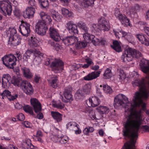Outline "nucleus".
<instances>
[{
  "label": "nucleus",
  "instance_id": "nucleus-1",
  "mask_svg": "<svg viewBox=\"0 0 149 149\" xmlns=\"http://www.w3.org/2000/svg\"><path fill=\"white\" fill-rule=\"evenodd\" d=\"M144 79L136 80H135L132 84L134 86H138L139 88V92H137L135 94L134 98L133 99V102L131 104V107L130 109L127 108L128 110L131 111L130 115L126 117V120L124 124L126 122L127 118L130 116L132 119L139 120L140 118V120L142 124V118L141 116V111H133V109L135 107H140L141 104L143 110L146 109V104L143 102L142 99L144 100L147 99L149 96V87L145 83Z\"/></svg>",
  "mask_w": 149,
  "mask_h": 149
},
{
  "label": "nucleus",
  "instance_id": "nucleus-2",
  "mask_svg": "<svg viewBox=\"0 0 149 149\" xmlns=\"http://www.w3.org/2000/svg\"><path fill=\"white\" fill-rule=\"evenodd\" d=\"M140 118L139 120L132 119L130 116L124 124L125 130L123 135L127 136L130 140L125 143L122 149H135V144L138 138V132L141 126Z\"/></svg>",
  "mask_w": 149,
  "mask_h": 149
},
{
  "label": "nucleus",
  "instance_id": "nucleus-3",
  "mask_svg": "<svg viewBox=\"0 0 149 149\" xmlns=\"http://www.w3.org/2000/svg\"><path fill=\"white\" fill-rule=\"evenodd\" d=\"M142 56L141 53L138 50L129 48L125 51L121 58L123 62L127 63L132 61L134 57L138 58Z\"/></svg>",
  "mask_w": 149,
  "mask_h": 149
},
{
  "label": "nucleus",
  "instance_id": "nucleus-4",
  "mask_svg": "<svg viewBox=\"0 0 149 149\" xmlns=\"http://www.w3.org/2000/svg\"><path fill=\"white\" fill-rule=\"evenodd\" d=\"M10 32L8 43L13 47H16L21 44V38L17 33L14 28L9 29Z\"/></svg>",
  "mask_w": 149,
  "mask_h": 149
},
{
  "label": "nucleus",
  "instance_id": "nucleus-5",
  "mask_svg": "<svg viewBox=\"0 0 149 149\" xmlns=\"http://www.w3.org/2000/svg\"><path fill=\"white\" fill-rule=\"evenodd\" d=\"M3 64L8 68L13 69L15 65V61H17L16 57L13 54L6 55L2 58Z\"/></svg>",
  "mask_w": 149,
  "mask_h": 149
},
{
  "label": "nucleus",
  "instance_id": "nucleus-6",
  "mask_svg": "<svg viewBox=\"0 0 149 149\" xmlns=\"http://www.w3.org/2000/svg\"><path fill=\"white\" fill-rule=\"evenodd\" d=\"M114 106L116 108H121L127 104H129V102L127 98L123 94H119L115 97Z\"/></svg>",
  "mask_w": 149,
  "mask_h": 149
},
{
  "label": "nucleus",
  "instance_id": "nucleus-7",
  "mask_svg": "<svg viewBox=\"0 0 149 149\" xmlns=\"http://www.w3.org/2000/svg\"><path fill=\"white\" fill-rule=\"evenodd\" d=\"M12 10V6L10 2L5 1H0V12L4 15L10 16Z\"/></svg>",
  "mask_w": 149,
  "mask_h": 149
},
{
  "label": "nucleus",
  "instance_id": "nucleus-8",
  "mask_svg": "<svg viewBox=\"0 0 149 149\" xmlns=\"http://www.w3.org/2000/svg\"><path fill=\"white\" fill-rule=\"evenodd\" d=\"M35 53L39 55L40 52L36 49L33 50L28 49L23 55V61L24 63H28L32 61L34 58V55Z\"/></svg>",
  "mask_w": 149,
  "mask_h": 149
},
{
  "label": "nucleus",
  "instance_id": "nucleus-9",
  "mask_svg": "<svg viewBox=\"0 0 149 149\" xmlns=\"http://www.w3.org/2000/svg\"><path fill=\"white\" fill-rule=\"evenodd\" d=\"M51 63V67L54 69H55L57 71H60L62 70V67L63 65V63L60 59H56L54 61H52L49 59H47L45 61V64L48 65Z\"/></svg>",
  "mask_w": 149,
  "mask_h": 149
},
{
  "label": "nucleus",
  "instance_id": "nucleus-10",
  "mask_svg": "<svg viewBox=\"0 0 149 149\" xmlns=\"http://www.w3.org/2000/svg\"><path fill=\"white\" fill-rule=\"evenodd\" d=\"M20 88L27 95H31L33 93L34 90L30 83L25 80H23L21 84Z\"/></svg>",
  "mask_w": 149,
  "mask_h": 149
},
{
  "label": "nucleus",
  "instance_id": "nucleus-11",
  "mask_svg": "<svg viewBox=\"0 0 149 149\" xmlns=\"http://www.w3.org/2000/svg\"><path fill=\"white\" fill-rule=\"evenodd\" d=\"M47 29L46 24L44 22L39 21L36 25V31L40 35L44 36L45 35Z\"/></svg>",
  "mask_w": 149,
  "mask_h": 149
},
{
  "label": "nucleus",
  "instance_id": "nucleus-12",
  "mask_svg": "<svg viewBox=\"0 0 149 149\" xmlns=\"http://www.w3.org/2000/svg\"><path fill=\"white\" fill-rule=\"evenodd\" d=\"M140 65L142 71L147 74L149 73V61L145 59H143L140 62ZM149 75L146 77V81L148 83Z\"/></svg>",
  "mask_w": 149,
  "mask_h": 149
},
{
  "label": "nucleus",
  "instance_id": "nucleus-13",
  "mask_svg": "<svg viewBox=\"0 0 149 149\" xmlns=\"http://www.w3.org/2000/svg\"><path fill=\"white\" fill-rule=\"evenodd\" d=\"M30 26L29 24L24 22L19 26V31L23 36H27L30 32Z\"/></svg>",
  "mask_w": 149,
  "mask_h": 149
},
{
  "label": "nucleus",
  "instance_id": "nucleus-14",
  "mask_svg": "<svg viewBox=\"0 0 149 149\" xmlns=\"http://www.w3.org/2000/svg\"><path fill=\"white\" fill-rule=\"evenodd\" d=\"M2 99H5L7 98L9 101H14L18 97L17 94H15L12 95L10 91L8 90H5L2 93Z\"/></svg>",
  "mask_w": 149,
  "mask_h": 149
},
{
  "label": "nucleus",
  "instance_id": "nucleus-15",
  "mask_svg": "<svg viewBox=\"0 0 149 149\" xmlns=\"http://www.w3.org/2000/svg\"><path fill=\"white\" fill-rule=\"evenodd\" d=\"M1 79L2 86L4 88H8L12 83L11 77L8 74H3Z\"/></svg>",
  "mask_w": 149,
  "mask_h": 149
},
{
  "label": "nucleus",
  "instance_id": "nucleus-16",
  "mask_svg": "<svg viewBox=\"0 0 149 149\" xmlns=\"http://www.w3.org/2000/svg\"><path fill=\"white\" fill-rule=\"evenodd\" d=\"M72 89L70 87L65 88L63 92V97L62 96L61 99L62 101L65 102H68L72 97L71 91Z\"/></svg>",
  "mask_w": 149,
  "mask_h": 149
},
{
  "label": "nucleus",
  "instance_id": "nucleus-17",
  "mask_svg": "<svg viewBox=\"0 0 149 149\" xmlns=\"http://www.w3.org/2000/svg\"><path fill=\"white\" fill-rule=\"evenodd\" d=\"M49 34L51 37L56 41H58L61 39L58 31L53 27H51L49 29Z\"/></svg>",
  "mask_w": 149,
  "mask_h": 149
},
{
  "label": "nucleus",
  "instance_id": "nucleus-18",
  "mask_svg": "<svg viewBox=\"0 0 149 149\" xmlns=\"http://www.w3.org/2000/svg\"><path fill=\"white\" fill-rule=\"evenodd\" d=\"M98 29L104 31H108L110 29L109 23L104 18L101 19L97 24Z\"/></svg>",
  "mask_w": 149,
  "mask_h": 149
},
{
  "label": "nucleus",
  "instance_id": "nucleus-19",
  "mask_svg": "<svg viewBox=\"0 0 149 149\" xmlns=\"http://www.w3.org/2000/svg\"><path fill=\"white\" fill-rule=\"evenodd\" d=\"M77 38L74 36H71L65 37L63 39V41L66 45H72L78 42Z\"/></svg>",
  "mask_w": 149,
  "mask_h": 149
},
{
  "label": "nucleus",
  "instance_id": "nucleus-20",
  "mask_svg": "<svg viewBox=\"0 0 149 149\" xmlns=\"http://www.w3.org/2000/svg\"><path fill=\"white\" fill-rule=\"evenodd\" d=\"M66 27L69 33H71L74 34H78V30L77 25L73 24L72 21H69L67 23Z\"/></svg>",
  "mask_w": 149,
  "mask_h": 149
},
{
  "label": "nucleus",
  "instance_id": "nucleus-21",
  "mask_svg": "<svg viewBox=\"0 0 149 149\" xmlns=\"http://www.w3.org/2000/svg\"><path fill=\"white\" fill-rule=\"evenodd\" d=\"M31 103L33 107L35 112L38 113L41 110V107L40 103L36 98L31 99Z\"/></svg>",
  "mask_w": 149,
  "mask_h": 149
},
{
  "label": "nucleus",
  "instance_id": "nucleus-22",
  "mask_svg": "<svg viewBox=\"0 0 149 149\" xmlns=\"http://www.w3.org/2000/svg\"><path fill=\"white\" fill-rule=\"evenodd\" d=\"M101 72V71L93 72L85 76L83 78V79L86 81H90L95 79L99 77Z\"/></svg>",
  "mask_w": 149,
  "mask_h": 149
},
{
  "label": "nucleus",
  "instance_id": "nucleus-23",
  "mask_svg": "<svg viewBox=\"0 0 149 149\" xmlns=\"http://www.w3.org/2000/svg\"><path fill=\"white\" fill-rule=\"evenodd\" d=\"M35 7H27L23 14V16L25 18H29L33 17L35 13Z\"/></svg>",
  "mask_w": 149,
  "mask_h": 149
},
{
  "label": "nucleus",
  "instance_id": "nucleus-24",
  "mask_svg": "<svg viewBox=\"0 0 149 149\" xmlns=\"http://www.w3.org/2000/svg\"><path fill=\"white\" fill-rule=\"evenodd\" d=\"M86 104L89 107H95L100 104V100L96 97H92L89 98L88 101L86 102Z\"/></svg>",
  "mask_w": 149,
  "mask_h": 149
},
{
  "label": "nucleus",
  "instance_id": "nucleus-25",
  "mask_svg": "<svg viewBox=\"0 0 149 149\" xmlns=\"http://www.w3.org/2000/svg\"><path fill=\"white\" fill-rule=\"evenodd\" d=\"M39 15L43 22L46 23L47 22L49 23H50L52 22L50 16L45 13L41 12L40 13Z\"/></svg>",
  "mask_w": 149,
  "mask_h": 149
},
{
  "label": "nucleus",
  "instance_id": "nucleus-26",
  "mask_svg": "<svg viewBox=\"0 0 149 149\" xmlns=\"http://www.w3.org/2000/svg\"><path fill=\"white\" fill-rule=\"evenodd\" d=\"M136 37L142 43L146 46L149 45L148 40L146 38L145 36L143 34H138L136 35Z\"/></svg>",
  "mask_w": 149,
  "mask_h": 149
},
{
  "label": "nucleus",
  "instance_id": "nucleus-27",
  "mask_svg": "<svg viewBox=\"0 0 149 149\" xmlns=\"http://www.w3.org/2000/svg\"><path fill=\"white\" fill-rule=\"evenodd\" d=\"M24 77L26 78L30 79L32 77L33 74L29 69L25 67H22L21 68Z\"/></svg>",
  "mask_w": 149,
  "mask_h": 149
},
{
  "label": "nucleus",
  "instance_id": "nucleus-28",
  "mask_svg": "<svg viewBox=\"0 0 149 149\" xmlns=\"http://www.w3.org/2000/svg\"><path fill=\"white\" fill-rule=\"evenodd\" d=\"M51 115L53 118L57 122H61L62 120V115L58 112L52 111Z\"/></svg>",
  "mask_w": 149,
  "mask_h": 149
},
{
  "label": "nucleus",
  "instance_id": "nucleus-29",
  "mask_svg": "<svg viewBox=\"0 0 149 149\" xmlns=\"http://www.w3.org/2000/svg\"><path fill=\"white\" fill-rule=\"evenodd\" d=\"M117 18L122 22V24H124L126 25H130L129 20L124 14H121Z\"/></svg>",
  "mask_w": 149,
  "mask_h": 149
},
{
  "label": "nucleus",
  "instance_id": "nucleus-30",
  "mask_svg": "<svg viewBox=\"0 0 149 149\" xmlns=\"http://www.w3.org/2000/svg\"><path fill=\"white\" fill-rule=\"evenodd\" d=\"M50 86L54 88H56L57 87V82L58 79L57 76H54L51 77L49 79L47 80Z\"/></svg>",
  "mask_w": 149,
  "mask_h": 149
},
{
  "label": "nucleus",
  "instance_id": "nucleus-31",
  "mask_svg": "<svg viewBox=\"0 0 149 149\" xmlns=\"http://www.w3.org/2000/svg\"><path fill=\"white\" fill-rule=\"evenodd\" d=\"M21 145L22 148L25 149H34V146L29 141L26 140H24L22 141L21 142Z\"/></svg>",
  "mask_w": 149,
  "mask_h": 149
},
{
  "label": "nucleus",
  "instance_id": "nucleus-32",
  "mask_svg": "<svg viewBox=\"0 0 149 149\" xmlns=\"http://www.w3.org/2000/svg\"><path fill=\"white\" fill-rule=\"evenodd\" d=\"M62 14L67 18H72L73 17V14L68 9L65 8H61Z\"/></svg>",
  "mask_w": 149,
  "mask_h": 149
},
{
  "label": "nucleus",
  "instance_id": "nucleus-33",
  "mask_svg": "<svg viewBox=\"0 0 149 149\" xmlns=\"http://www.w3.org/2000/svg\"><path fill=\"white\" fill-rule=\"evenodd\" d=\"M111 46L116 51L119 52L121 51V48L118 42L115 40L113 42V45Z\"/></svg>",
  "mask_w": 149,
  "mask_h": 149
},
{
  "label": "nucleus",
  "instance_id": "nucleus-34",
  "mask_svg": "<svg viewBox=\"0 0 149 149\" xmlns=\"http://www.w3.org/2000/svg\"><path fill=\"white\" fill-rule=\"evenodd\" d=\"M83 37L85 41L89 42L91 41V40L92 39L94 38L95 36L93 35H91L88 33L87 32H86L83 34Z\"/></svg>",
  "mask_w": 149,
  "mask_h": 149
},
{
  "label": "nucleus",
  "instance_id": "nucleus-35",
  "mask_svg": "<svg viewBox=\"0 0 149 149\" xmlns=\"http://www.w3.org/2000/svg\"><path fill=\"white\" fill-rule=\"evenodd\" d=\"M67 129L73 130L76 129V128H78L79 125L76 123L74 122H70L66 125Z\"/></svg>",
  "mask_w": 149,
  "mask_h": 149
},
{
  "label": "nucleus",
  "instance_id": "nucleus-36",
  "mask_svg": "<svg viewBox=\"0 0 149 149\" xmlns=\"http://www.w3.org/2000/svg\"><path fill=\"white\" fill-rule=\"evenodd\" d=\"M23 81L22 79L19 77L16 78L12 80V83L15 86L20 87Z\"/></svg>",
  "mask_w": 149,
  "mask_h": 149
},
{
  "label": "nucleus",
  "instance_id": "nucleus-37",
  "mask_svg": "<svg viewBox=\"0 0 149 149\" xmlns=\"http://www.w3.org/2000/svg\"><path fill=\"white\" fill-rule=\"evenodd\" d=\"M112 75L111 70L109 68H107L105 70L103 74L104 78L105 79H108L111 77Z\"/></svg>",
  "mask_w": 149,
  "mask_h": 149
},
{
  "label": "nucleus",
  "instance_id": "nucleus-38",
  "mask_svg": "<svg viewBox=\"0 0 149 149\" xmlns=\"http://www.w3.org/2000/svg\"><path fill=\"white\" fill-rule=\"evenodd\" d=\"M84 93L82 90H78L75 93L74 97L77 99H80L82 98L84 95Z\"/></svg>",
  "mask_w": 149,
  "mask_h": 149
},
{
  "label": "nucleus",
  "instance_id": "nucleus-39",
  "mask_svg": "<svg viewBox=\"0 0 149 149\" xmlns=\"http://www.w3.org/2000/svg\"><path fill=\"white\" fill-rule=\"evenodd\" d=\"M38 2L41 7L43 8L48 7L49 6V3L48 0H38Z\"/></svg>",
  "mask_w": 149,
  "mask_h": 149
},
{
  "label": "nucleus",
  "instance_id": "nucleus-40",
  "mask_svg": "<svg viewBox=\"0 0 149 149\" xmlns=\"http://www.w3.org/2000/svg\"><path fill=\"white\" fill-rule=\"evenodd\" d=\"M94 0H83L82 5L84 7L87 8L94 4Z\"/></svg>",
  "mask_w": 149,
  "mask_h": 149
},
{
  "label": "nucleus",
  "instance_id": "nucleus-41",
  "mask_svg": "<svg viewBox=\"0 0 149 149\" xmlns=\"http://www.w3.org/2000/svg\"><path fill=\"white\" fill-rule=\"evenodd\" d=\"M91 86L89 84H86L84 87L82 91L84 94H89L90 92Z\"/></svg>",
  "mask_w": 149,
  "mask_h": 149
},
{
  "label": "nucleus",
  "instance_id": "nucleus-42",
  "mask_svg": "<svg viewBox=\"0 0 149 149\" xmlns=\"http://www.w3.org/2000/svg\"><path fill=\"white\" fill-rule=\"evenodd\" d=\"M77 26L82 29L85 32H88V28L86 26L85 24L82 22H79L77 24Z\"/></svg>",
  "mask_w": 149,
  "mask_h": 149
},
{
  "label": "nucleus",
  "instance_id": "nucleus-43",
  "mask_svg": "<svg viewBox=\"0 0 149 149\" xmlns=\"http://www.w3.org/2000/svg\"><path fill=\"white\" fill-rule=\"evenodd\" d=\"M23 109L26 112L28 113L31 115H33V112L32 108L28 105H26L23 107Z\"/></svg>",
  "mask_w": 149,
  "mask_h": 149
},
{
  "label": "nucleus",
  "instance_id": "nucleus-44",
  "mask_svg": "<svg viewBox=\"0 0 149 149\" xmlns=\"http://www.w3.org/2000/svg\"><path fill=\"white\" fill-rule=\"evenodd\" d=\"M139 8V6L136 5L134 6L130 7L129 9V11L131 14H134L136 13L137 10Z\"/></svg>",
  "mask_w": 149,
  "mask_h": 149
},
{
  "label": "nucleus",
  "instance_id": "nucleus-45",
  "mask_svg": "<svg viewBox=\"0 0 149 149\" xmlns=\"http://www.w3.org/2000/svg\"><path fill=\"white\" fill-rule=\"evenodd\" d=\"M99 107L100 111L101 113H107L109 112V109L106 107L100 106Z\"/></svg>",
  "mask_w": 149,
  "mask_h": 149
},
{
  "label": "nucleus",
  "instance_id": "nucleus-46",
  "mask_svg": "<svg viewBox=\"0 0 149 149\" xmlns=\"http://www.w3.org/2000/svg\"><path fill=\"white\" fill-rule=\"evenodd\" d=\"M103 90L105 93L109 94L112 93V89L108 85H104L103 86Z\"/></svg>",
  "mask_w": 149,
  "mask_h": 149
},
{
  "label": "nucleus",
  "instance_id": "nucleus-47",
  "mask_svg": "<svg viewBox=\"0 0 149 149\" xmlns=\"http://www.w3.org/2000/svg\"><path fill=\"white\" fill-rule=\"evenodd\" d=\"M53 106L54 107L62 109L64 108V104L61 102L55 103L53 104Z\"/></svg>",
  "mask_w": 149,
  "mask_h": 149
},
{
  "label": "nucleus",
  "instance_id": "nucleus-48",
  "mask_svg": "<svg viewBox=\"0 0 149 149\" xmlns=\"http://www.w3.org/2000/svg\"><path fill=\"white\" fill-rule=\"evenodd\" d=\"M54 15V16H53L52 18L54 19L57 22H60L61 21L62 16L61 15L57 13L56 14Z\"/></svg>",
  "mask_w": 149,
  "mask_h": 149
},
{
  "label": "nucleus",
  "instance_id": "nucleus-49",
  "mask_svg": "<svg viewBox=\"0 0 149 149\" xmlns=\"http://www.w3.org/2000/svg\"><path fill=\"white\" fill-rule=\"evenodd\" d=\"M88 42L82 41L81 42L77 44L78 47L79 48H84L86 47L87 45Z\"/></svg>",
  "mask_w": 149,
  "mask_h": 149
},
{
  "label": "nucleus",
  "instance_id": "nucleus-50",
  "mask_svg": "<svg viewBox=\"0 0 149 149\" xmlns=\"http://www.w3.org/2000/svg\"><path fill=\"white\" fill-rule=\"evenodd\" d=\"M68 140V138L67 137H60L59 142L61 143H65L67 142Z\"/></svg>",
  "mask_w": 149,
  "mask_h": 149
},
{
  "label": "nucleus",
  "instance_id": "nucleus-51",
  "mask_svg": "<svg viewBox=\"0 0 149 149\" xmlns=\"http://www.w3.org/2000/svg\"><path fill=\"white\" fill-rule=\"evenodd\" d=\"M28 4L31 6V7H34L36 5V2L35 0H28Z\"/></svg>",
  "mask_w": 149,
  "mask_h": 149
},
{
  "label": "nucleus",
  "instance_id": "nucleus-52",
  "mask_svg": "<svg viewBox=\"0 0 149 149\" xmlns=\"http://www.w3.org/2000/svg\"><path fill=\"white\" fill-rule=\"evenodd\" d=\"M34 63L36 64H38L41 62V60L39 56H36L34 59Z\"/></svg>",
  "mask_w": 149,
  "mask_h": 149
},
{
  "label": "nucleus",
  "instance_id": "nucleus-53",
  "mask_svg": "<svg viewBox=\"0 0 149 149\" xmlns=\"http://www.w3.org/2000/svg\"><path fill=\"white\" fill-rule=\"evenodd\" d=\"M91 42L93 43V44L95 45H97L99 44V38H95L93 39H92L91 40Z\"/></svg>",
  "mask_w": 149,
  "mask_h": 149
},
{
  "label": "nucleus",
  "instance_id": "nucleus-54",
  "mask_svg": "<svg viewBox=\"0 0 149 149\" xmlns=\"http://www.w3.org/2000/svg\"><path fill=\"white\" fill-rule=\"evenodd\" d=\"M52 140L54 142H59L60 137L56 135H52L51 138Z\"/></svg>",
  "mask_w": 149,
  "mask_h": 149
},
{
  "label": "nucleus",
  "instance_id": "nucleus-55",
  "mask_svg": "<svg viewBox=\"0 0 149 149\" xmlns=\"http://www.w3.org/2000/svg\"><path fill=\"white\" fill-rule=\"evenodd\" d=\"M13 13L15 16H19L20 15V11L18 8L15 7V10H13Z\"/></svg>",
  "mask_w": 149,
  "mask_h": 149
},
{
  "label": "nucleus",
  "instance_id": "nucleus-56",
  "mask_svg": "<svg viewBox=\"0 0 149 149\" xmlns=\"http://www.w3.org/2000/svg\"><path fill=\"white\" fill-rule=\"evenodd\" d=\"M17 117L18 120L21 121H23L25 118L24 116L22 113H19L17 116Z\"/></svg>",
  "mask_w": 149,
  "mask_h": 149
},
{
  "label": "nucleus",
  "instance_id": "nucleus-57",
  "mask_svg": "<svg viewBox=\"0 0 149 149\" xmlns=\"http://www.w3.org/2000/svg\"><path fill=\"white\" fill-rule=\"evenodd\" d=\"M141 129L143 132H149V125H143L141 127Z\"/></svg>",
  "mask_w": 149,
  "mask_h": 149
},
{
  "label": "nucleus",
  "instance_id": "nucleus-58",
  "mask_svg": "<svg viewBox=\"0 0 149 149\" xmlns=\"http://www.w3.org/2000/svg\"><path fill=\"white\" fill-rule=\"evenodd\" d=\"M40 79V77L39 75L36 74L34 77V81L36 83H38L39 82Z\"/></svg>",
  "mask_w": 149,
  "mask_h": 149
},
{
  "label": "nucleus",
  "instance_id": "nucleus-59",
  "mask_svg": "<svg viewBox=\"0 0 149 149\" xmlns=\"http://www.w3.org/2000/svg\"><path fill=\"white\" fill-rule=\"evenodd\" d=\"M121 14L120 13L119 8H116L115 10L114 14L117 18Z\"/></svg>",
  "mask_w": 149,
  "mask_h": 149
},
{
  "label": "nucleus",
  "instance_id": "nucleus-60",
  "mask_svg": "<svg viewBox=\"0 0 149 149\" xmlns=\"http://www.w3.org/2000/svg\"><path fill=\"white\" fill-rule=\"evenodd\" d=\"M55 47L57 51H58L59 50L63 49V48L62 45L57 43L55 44Z\"/></svg>",
  "mask_w": 149,
  "mask_h": 149
},
{
  "label": "nucleus",
  "instance_id": "nucleus-61",
  "mask_svg": "<svg viewBox=\"0 0 149 149\" xmlns=\"http://www.w3.org/2000/svg\"><path fill=\"white\" fill-rule=\"evenodd\" d=\"M85 62L87 63V64L89 65H90L92 64H93V63L92 62V60L89 58L88 57L85 59Z\"/></svg>",
  "mask_w": 149,
  "mask_h": 149
},
{
  "label": "nucleus",
  "instance_id": "nucleus-62",
  "mask_svg": "<svg viewBox=\"0 0 149 149\" xmlns=\"http://www.w3.org/2000/svg\"><path fill=\"white\" fill-rule=\"evenodd\" d=\"M99 44H101L103 45H105L106 43V40L104 38H99Z\"/></svg>",
  "mask_w": 149,
  "mask_h": 149
},
{
  "label": "nucleus",
  "instance_id": "nucleus-63",
  "mask_svg": "<svg viewBox=\"0 0 149 149\" xmlns=\"http://www.w3.org/2000/svg\"><path fill=\"white\" fill-rule=\"evenodd\" d=\"M22 123V124L26 127H31V123L28 121H24Z\"/></svg>",
  "mask_w": 149,
  "mask_h": 149
},
{
  "label": "nucleus",
  "instance_id": "nucleus-64",
  "mask_svg": "<svg viewBox=\"0 0 149 149\" xmlns=\"http://www.w3.org/2000/svg\"><path fill=\"white\" fill-rule=\"evenodd\" d=\"M145 33L149 36V27H145L144 28Z\"/></svg>",
  "mask_w": 149,
  "mask_h": 149
}]
</instances>
